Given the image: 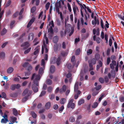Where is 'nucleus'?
<instances>
[{"mask_svg": "<svg viewBox=\"0 0 124 124\" xmlns=\"http://www.w3.org/2000/svg\"><path fill=\"white\" fill-rule=\"evenodd\" d=\"M34 78L35 79L33 81V84L32 85L31 87L34 92L35 93L38 91L37 86H39V83L40 78L39 75H36L35 73H34L32 75L31 80H33Z\"/></svg>", "mask_w": 124, "mask_h": 124, "instance_id": "obj_1", "label": "nucleus"}, {"mask_svg": "<svg viewBox=\"0 0 124 124\" xmlns=\"http://www.w3.org/2000/svg\"><path fill=\"white\" fill-rule=\"evenodd\" d=\"M71 31V32L69 34V36H71L73 34L74 31V29L73 28H71V30H70V27H67V26L66 27V29L65 30V35L67 33H69Z\"/></svg>", "mask_w": 124, "mask_h": 124, "instance_id": "obj_2", "label": "nucleus"}, {"mask_svg": "<svg viewBox=\"0 0 124 124\" xmlns=\"http://www.w3.org/2000/svg\"><path fill=\"white\" fill-rule=\"evenodd\" d=\"M73 99H71L70 100L67 104V108H70L72 109H73L75 108V105L74 103H73Z\"/></svg>", "mask_w": 124, "mask_h": 124, "instance_id": "obj_3", "label": "nucleus"}, {"mask_svg": "<svg viewBox=\"0 0 124 124\" xmlns=\"http://www.w3.org/2000/svg\"><path fill=\"white\" fill-rule=\"evenodd\" d=\"M54 60L55 61H52V63L54 64L56 63L57 65L59 66L61 63V58L60 56L59 55H58L57 58H54Z\"/></svg>", "mask_w": 124, "mask_h": 124, "instance_id": "obj_4", "label": "nucleus"}, {"mask_svg": "<svg viewBox=\"0 0 124 124\" xmlns=\"http://www.w3.org/2000/svg\"><path fill=\"white\" fill-rule=\"evenodd\" d=\"M32 91H29L27 88L26 89L24 90L22 94L23 96H25L26 95V96L28 97L30 96L31 93Z\"/></svg>", "mask_w": 124, "mask_h": 124, "instance_id": "obj_5", "label": "nucleus"}, {"mask_svg": "<svg viewBox=\"0 0 124 124\" xmlns=\"http://www.w3.org/2000/svg\"><path fill=\"white\" fill-rule=\"evenodd\" d=\"M48 32L50 33L48 36V38L49 39H51L54 33L53 29L52 26H51L50 28L48 29Z\"/></svg>", "mask_w": 124, "mask_h": 124, "instance_id": "obj_6", "label": "nucleus"}, {"mask_svg": "<svg viewBox=\"0 0 124 124\" xmlns=\"http://www.w3.org/2000/svg\"><path fill=\"white\" fill-rule=\"evenodd\" d=\"M30 46L29 43L28 42H26L23 43L21 45V47H24L23 49H25L28 48Z\"/></svg>", "mask_w": 124, "mask_h": 124, "instance_id": "obj_7", "label": "nucleus"}, {"mask_svg": "<svg viewBox=\"0 0 124 124\" xmlns=\"http://www.w3.org/2000/svg\"><path fill=\"white\" fill-rule=\"evenodd\" d=\"M61 4L60 3H59V4L56 3L55 5L56 11L58 13V14H60L59 8H61Z\"/></svg>", "mask_w": 124, "mask_h": 124, "instance_id": "obj_8", "label": "nucleus"}, {"mask_svg": "<svg viewBox=\"0 0 124 124\" xmlns=\"http://www.w3.org/2000/svg\"><path fill=\"white\" fill-rule=\"evenodd\" d=\"M35 19V18L34 17H32L31 19L30 20V21L28 23V24L27 25V28H29L30 27L32 24L33 23Z\"/></svg>", "mask_w": 124, "mask_h": 124, "instance_id": "obj_9", "label": "nucleus"}, {"mask_svg": "<svg viewBox=\"0 0 124 124\" xmlns=\"http://www.w3.org/2000/svg\"><path fill=\"white\" fill-rule=\"evenodd\" d=\"M99 64L97 65L96 66V70L98 71L100 67H101L103 65V63L101 61H99L98 62Z\"/></svg>", "mask_w": 124, "mask_h": 124, "instance_id": "obj_10", "label": "nucleus"}, {"mask_svg": "<svg viewBox=\"0 0 124 124\" xmlns=\"http://www.w3.org/2000/svg\"><path fill=\"white\" fill-rule=\"evenodd\" d=\"M66 85H64L62 88H61L59 90V92L61 93H62L63 92H65L66 90Z\"/></svg>", "mask_w": 124, "mask_h": 124, "instance_id": "obj_11", "label": "nucleus"}, {"mask_svg": "<svg viewBox=\"0 0 124 124\" xmlns=\"http://www.w3.org/2000/svg\"><path fill=\"white\" fill-rule=\"evenodd\" d=\"M75 58V56L73 55L72 56L71 59V61L72 63V67L73 68L75 66L76 62V61L74 60Z\"/></svg>", "mask_w": 124, "mask_h": 124, "instance_id": "obj_12", "label": "nucleus"}, {"mask_svg": "<svg viewBox=\"0 0 124 124\" xmlns=\"http://www.w3.org/2000/svg\"><path fill=\"white\" fill-rule=\"evenodd\" d=\"M51 104L50 102H48L46 103L45 106V108L46 109H49L51 107Z\"/></svg>", "mask_w": 124, "mask_h": 124, "instance_id": "obj_13", "label": "nucleus"}, {"mask_svg": "<svg viewBox=\"0 0 124 124\" xmlns=\"http://www.w3.org/2000/svg\"><path fill=\"white\" fill-rule=\"evenodd\" d=\"M73 6V9L74 12V14L75 15L76 14V12L77 11V8H76V6L75 5V3L74 2H73V4H72Z\"/></svg>", "mask_w": 124, "mask_h": 124, "instance_id": "obj_14", "label": "nucleus"}, {"mask_svg": "<svg viewBox=\"0 0 124 124\" xmlns=\"http://www.w3.org/2000/svg\"><path fill=\"white\" fill-rule=\"evenodd\" d=\"M12 112L14 116H16L18 115V111L15 108H13Z\"/></svg>", "mask_w": 124, "mask_h": 124, "instance_id": "obj_15", "label": "nucleus"}, {"mask_svg": "<svg viewBox=\"0 0 124 124\" xmlns=\"http://www.w3.org/2000/svg\"><path fill=\"white\" fill-rule=\"evenodd\" d=\"M78 82H76L74 86V90L75 92L77 91L78 89Z\"/></svg>", "mask_w": 124, "mask_h": 124, "instance_id": "obj_16", "label": "nucleus"}, {"mask_svg": "<svg viewBox=\"0 0 124 124\" xmlns=\"http://www.w3.org/2000/svg\"><path fill=\"white\" fill-rule=\"evenodd\" d=\"M69 121L72 123L74 122L75 121V118L73 116H70L69 118Z\"/></svg>", "mask_w": 124, "mask_h": 124, "instance_id": "obj_17", "label": "nucleus"}, {"mask_svg": "<svg viewBox=\"0 0 124 124\" xmlns=\"http://www.w3.org/2000/svg\"><path fill=\"white\" fill-rule=\"evenodd\" d=\"M58 36H54L53 39V41L55 43H57L58 41Z\"/></svg>", "mask_w": 124, "mask_h": 124, "instance_id": "obj_18", "label": "nucleus"}, {"mask_svg": "<svg viewBox=\"0 0 124 124\" xmlns=\"http://www.w3.org/2000/svg\"><path fill=\"white\" fill-rule=\"evenodd\" d=\"M96 60L94 58H93L92 59L89 60L88 61V63H90L93 64H95L96 63Z\"/></svg>", "mask_w": 124, "mask_h": 124, "instance_id": "obj_19", "label": "nucleus"}, {"mask_svg": "<svg viewBox=\"0 0 124 124\" xmlns=\"http://www.w3.org/2000/svg\"><path fill=\"white\" fill-rule=\"evenodd\" d=\"M43 71L44 69L43 68L41 67L39 69V74L37 75H39L40 78V75H42V73L43 72Z\"/></svg>", "mask_w": 124, "mask_h": 124, "instance_id": "obj_20", "label": "nucleus"}, {"mask_svg": "<svg viewBox=\"0 0 124 124\" xmlns=\"http://www.w3.org/2000/svg\"><path fill=\"white\" fill-rule=\"evenodd\" d=\"M34 34L33 33H30L28 36V40H30L31 38V40H32L33 39Z\"/></svg>", "mask_w": 124, "mask_h": 124, "instance_id": "obj_21", "label": "nucleus"}, {"mask_svg": "<svg viewBox=\"0 0 124 124\" xmlns=\"http://www.w3.org/2000/svg\"><path fill=\"white\" fill-rule=\"evenodd\" d=\"M15 21L14 20L12 21L11 22L10 24V27L11 29H12L13 27L14 26V24L15 23Z\"/></svg>", "mask_w": 124, "mask_h": 124, "instance_id": "obj_22", "label": "nucleus"}, {"mask_svg": "<svg viewBox=\"0 0 124 124\" xmlns=\"http://www.w3.org/2000/svg\"><path fill=\"white\" fill-rule=\"evenodd\" d=\"M55 69V67L53 65H51L50 68V72L53 73L54 72Z\"/></svg>", "mask_w": 124, "mask_h": 124, "instance_id": "obj_23", "label": "nucleus"}, {"mask_svg": "<svg viewBox=\"0 0 124 124\" xmlns=\"http://www.w3.org/2000/svg\"><path fill=\"white\" fill-rule=\"evenodd\" d=\"M8 121V119L4 118H2L1 120V122L2 123L6 124L7 123V122Z\"/></svg>", "mask_w": 124, "mask_h": 124, "instance_id": "obj_24", "label": "nucleus"}, {"mask_svg": "<svg viewBox=\"0 0 124 124\" xmlns=\"http://www.w3.org/2000/svg\"><path fill=\"white\" fill-rule=\"evenodd\" d=\"M7 32V30L5 28H4L1 33V35H3L6 34Z\"/></svg>", "mask_w": 124, "mask_h": 124, "instance_id": "obj_25", "label": "nucleus"}, {"mask_svg": "<svg viewBox=\"0 0 124 124\" xmlns=\"http://www.w3.org/2000/svg\"><path fill=\"white\" fill-rule=\"evenodd\" d=\"M84 99H81L78 101V105H80L82 104L84 102Z\"/></svg>", "mask_w": 124, "mask_h": 124, "instance_id": "obj_26", "label": "nucleus"}, {"mask_svg": "<svg viewBox=\"0 0 124 124\" xmlns=\"http://www.w3.org/2000/svg\"><path fill=\"white\" fill-rule=\"evenodd\" d=\"M13 70V69L12 67L9 68L7 70V73H8L10 74L12 73Z\"/></svg>", "mask_w": 124, "mask_h": 124, "instance_id": "obj_27", "label": "nucleus"}, {"mask_svg": "<svg viewBox=\"0 0 124 124\" xmlns=\"http://www.w3.org/2000/svg\"><path fill=\"white\" fill-rule=\"evenodd\" d=\"M95 58L96 60H99L100 58V54H96L95 55Z\"/></svg>", "mask_w": 124, "mask_h": 124, "instance_id": "obj_28", "label": "nucleus"}, {"mask_svg": "<svg viewBox=\"0 0 124 124\" xmlns=\"http://www.w3.org/2000/svg\"><path fill=\"white\" fill-rule=\"evenodd\" d=\"M31 114L33 118H36L37 115L34 111L31 112Z\"/></svg>", "mask_w": 124, "mask_h": 124, "instance_id": "obj_29", "label": "nucleus"}, {"mask_svg": "<svg viewBox=\"0 0 124 124\" xmlns=\"http://www.w3.org/2000/svg\"><path fill=\"white\" fill-rule=\"evenodd\" d=\"M46 83L49 85H51L52 83V81L50 79H47L46 81Z\"/></svg>", "mask_w": 124, "mask_h": 124, "instance_id": "obj_30", "label": "nucleus"}, {"mask_svg": "<svg viewBox=\"0 0 124 124\" xmlns=\"http://www.w3.org/2000/svg\"><path fill=\"white\" fill-rule=\"evenodd\" d=\"M66 100L64 98H62L60 101V102L61 104H64Z\"/></svg>", "mask_w": 124, "mask_h": 124, "instance_id": "obj_31", "label": "nucleus"}, {"mask_svg": "<svg viewBox=\"0 0 124 124\" xmlns=\"http://www.w3.org/2000/svg\"><path fill=\"white\" fill-rule=\"evenodd\" d=\"M60 34L61 37L62 38L63 37H64L66 36V34L65 35V32L64 33L63 31H61L60 32Z\"/></svg>", "mask_w": 124, "mask_h": 124, "instance_id": "obj_32", "label": "nucleus"}, {"mask_svg": "<svg viewBox=\"0 0 124 124\" xmlns=\"http://www.w3.org/2000/svg\"><path fill=\"white\" fill-rule=\"evenodd\" d=\"M92 50L91 49H89L87 50V53L88 55H89L92 54Z\"/></svg>", "mask_w": 124, "mask_h": 124, "instance_id": "obj_33", "label": "nucleus"}, {"mask_svg": "<svg viewBox=\"0 0 124 124\" xmlns=\"http://www.w3.org/2000/svg\"><path fill=\"white\" fill-rule=\"evenodd\" d=\"M46 92L45 91H42L40 95H39V97H41L44 96L46 94Z\"/></svg>", "mask_w": 124, "mask_h": 124, "instance_id": "obj_34", "label": "nucleus"}, {"mask_svg": "<svg viewBox=\"0 0 124 124\" xmlns=\"http://www.w3.org/2000/svg\"><path fill=\"white\" fill-rule=\"evenodd\" d=\"M16 84L12 85L10 86V89L12 90H14L16 88Z\"/></svg>", "mask_w": 124, "mask_h": 124, "instance_id": "obj_35", "label": "nucleus"}, {"mask_svg": "<svg viewBox=\"0 0 124 124\" xmlns=\"http://www.w3.org/2000/svg\"><path fill=\"white\" fill-rule=\"evenodd\" d=\"M44 38L45 39L46 43V44H48V40L47 37L46 36V34H45L44 35Z\"/></svg>", "mask_w": 124, "mask_h": 124, "instance_id": "obj_36", "label": "nucleus"}, {"mask_svg": "<svg viewBox=\"0 0 124 124\" xmlns=\"http://www.w3.org/2000/svg\"><path fill=\"white\" fill-rule=\"evenodd\" d=\"M10 120L11 121H16L17 120V118L16 117H14L13 116H11L10 117Z\"/></svg>", "mask_w": 124, "mask_h": 124, "instance_id": "obj_37", "label": "nucleus"}, {"mask_svg": "<svg viewBox=\"0 0 124 124\" xmlns=\"http://www.w3.org/2000/svg\"><path fill=\"white\" fill-rule=\"evenodd\" d=\"M0 57L2 58H4L5 57V54L4 52H1L0 54Z\"/></svg>", "mask_w": 124, "mask_h": 124, "instance_id": "obj_38", "label": "nucleus"}, {"mask_svg": "<svg viewBox=\"0 0 124 124\" xmlns=\"http://www.w3.org/2000/svg\"><path fill=\"white\" fill-rule=\"evenodd\" d=\"M31 48L30 47L27 50H25L24 52V53L25 54H26L28 53L31 50Z\"/></svg>", "mask_w": 124, "mask_h": 124, "instance_id": "obj_39", "label": "nucleus"}, {"mask_svg": "<svg viewBox=\"0 0 124 124\" xmlns=\"http://www.w3.org/2000/svg\"><path fill=\"white\" fill-rule=\"evenodd\" d=\"M32 67L31 65L29 64L28 66V67L27 69V70L28 71H29L30 72L31 70H32Z\"/></svg>", "mask_w": 124, "mask_h": 124, "instance_id": "obj_40", "label": "nucleus"}, {"mask_svg": "<svg viewBox=\"0 0 124 124\" xmlns=\"http://www.w3.org/2000/svg\"><path fill=\"white\" fill-rule=\"evenodd\" d=\"M43 44L45 48V52L46 53H47L48 52V49L47 48L46 46L45 43V41L43 42Z\"/></svg>", "mask_w": 124, "mask_h": 124, "instance_id": "obj_41", "label": "nucleus"}, {"mask_svg": "<svg viewBox=\"0 0 124 124\" xmlns=\"http://www.w3.org/2000/svg\"><path fill=\"white\" fill-rule=\"evenodd\" d=\"M50 3L49 2H48L46 3L45 5V8L46 10H47L49 8Z\"/></svg>", "mask_w": 124, "mask_h": 124, "instance_id": "obj_42", "label": "nucleus"}, {"mask_svg": "<svg viewBox=\"0 0 124 124\" xmlns=\"http://www.w3.org/2000/svg\"><path fill=\"white\" fill-rule=\"evenodd\" d=\"M99 81L101 83H103L104 82V79L102 78H100L99 79Z\"/></svg>", "mask_w": 124, "mask_h": 124, "instance_id": "obj_43", "label": "nucleus"}, {"mask_svg": "<svg viewBox=\"0 0 124 124\" xmlns=\"http://www.w3.org/2000/svg\"><path fill=\"white\" fill-rule=\"evenodd\" d=\"M36 7H33L31 8V13H33L36 10Z\"/></svg>", "mask_w": 124, "mask_h": 124, "instance_id": "obj_44", "label": "nucleus"}, {"mask_svg": "<svg viewBox=\"0 0 124 124\" xmlns=\"http://www.w3.org/2000/svg\"><path fill=\"white\" fill-rule=\"evenodd\" d=\"M29 65V63L28 62H25L23 65V67L26 68Z\"/></svg>", "mask_w": 124, "mask_h": 124, "instance_id": "obj_45", "label": "nucleus"}, {"mask_svg": "<svg viewBox=\"0 0 124 124\" xmlns=\"http://www.w3.org/2000/svg\"><path fill=\"white\" fill-rule=\"evenodd\" d=\"M64 109V107L63 106H61L59 108V111L60 112H62Z\"/></svg>", "mask_w": 124, "mask_h": 124, "instance_id": "obj_46", "label": "nucleus"}, {"mask_svg": "<svg viewBox=\"0 0 124 124\" xmlns=\"http://www.w3.org/2000/svg\"><path fill=\"white\" fill-rule=\"evenodd\" d=\"M98 103L97 102L94 103L92 106V108H96L98 106Z\"/></svg>", "mask_w": 124, "mask_h": 124, "instance_id": "obj_47", "label": "nucleus"}, {"mask_svg": "<svg viewBox=\"0 0 124 124\" xmlns=\"http://www.w3.org/2000/svg\"><path fill=\"white\" fill-rule=\"evenodd\" d=\"M80 52V48H78L77 49L76 51V55H79Z\"/></svg>", "mask_w": 124, "mask_h": 124, "instance_id": "obj_48", "label": "nucleus"}, {"mask_svg": "<svg viewBox=\"0 0 124 124\" xmlns=\"http://www.w3.org/2000/svg\"><path fill=\"white\" fill-rule=\"evenodd\" d=\"M100 23L101 26V27L103 29H104V24L103 23V21L102 19H101V20L100 21Z\"/></svg>", "mask_w": 124, "mask_h": 124, "instance_id": "obj_49", "label": "nucleus"}, {"mask_svg": "<svg viewBox=\"0 0 124 124\" xmlns=\"http://www.w3.org/2000/svg\"><path fill=\"white\" fill-rule=\"evenodd\" d=\"M67 6L68 7V9L70 12H71L72 11L71 8V6L69 3H68L67 4Z\"/></svg>", "mask_w": 124, "mask_h": 124, "instance_id": "obj_50", "label": "nucleus"}, {"mask_svg": "<svg viewBox=\"0 0 124 124\" xmlns=\"http://www.w3.org/2000/svg\"><path fill=\"white\" fill-rule=\"evenodd\" d=\"M29 97L27 96H25L23 99L22 101L23 102H25L28 99V98Z\"/></svg>", "mask_w": 124, "mask_h": 124, "instance_id": "obj_51", "label": "nucleus"}, {"mask_svg": "<svg viewBox=\"0 0 124 124\" xmlns=\"http://www.w3.org/2000/svg\"><path fill=\"white\" fill-rule=\"evenodd\" d=\"M11 1L10 0H8L7 2L6 5V7H8L11 4Z\"/></svg>", "mask_w": 124, "mask_h": 124, "instance_id": "obj_52", "label": "nucleus"}, {"mask_svg": "<svg viewBox=\"0 0 124 124\" xmlns=\"http://www.w3.org/2000/svg\"><path fill=\"white\" fill-rule=\"evenodd\" d=\"M111 62V60L110 57L107 58V65H108Z\"/></svg>", "mask_w": 124, "mask_h": 124, "instance_id": "obj_53", "label": "nucleus"}, {"mask_svg": "<svg viewBox=\"0 0 124 124\" xmlns=\"http://www.w3.org/2000/svg\"><path fill=\"white\" fill-rule=\"evenodd\" d=\"M17 95V94L15 93H12L10 94V96L12 97H15Z\"/></svg>", "mask_w": 124, "mask_h": 124, "instance_id": "obj_54", "label": "nucleus"}, {"mask_svg": "<svg viewBox=\"0 0 124 124\" xmlns=\"http://www.w3.org/2000/svg\"><path fill=\"white\" fill-rule=\"evenodd\" d=\"M61 54L62 55L63 57L65 56H66L67 55V53L66 52H62L61 53Z\"/></svg>", "mask_w": 124, "mask_h": 124, "instance_id": "obj_55", "label": "nucleus"}, {"mask_svg": "<svg viewBox=\"0 0 124 124\" xmlns=\"http://www.w3.org/2000/svg\"><path fill=\"white\" fill-rule=\"evenodd\" d=\"M116 58V56L114 55H112L111 56V59L112 61L115 60Z\"/></svg>", "mask_w": 124, "mask_h": 124, "instance_id": "obj_56", "label": "nucleus"}, {"mask_svg": "<svg viewBox=\"0 0 124 124\" xmlns=\"http://www.w3.org/2000/svg\"><path fill=\"white\" fill-rule=\"evenodd\" d=\"M80 22L79 20H78V23H77V28L78 30H79L80 29Z\"/></svg>", "mask_w": 124, "mask_h": 124, "instance_id": "obj_57", "label": "nucleus"}, {"mask_svg": "<svg viewBox=\"0 0 124 124\" xmlns=\"http://www.w3.org/2000/svg\"><path fill=\"white\" fill-rule=\"evenodd\" d=\"M53 90L52 87L50 86H49L47 88V91L49 92H51Z\"/></svg>", "mask_w": 124, "mask_h": 124, "instance_id": "obj_58", "label": "nucleus"}, {"mask_svg": "<svg viewBox=\"0 0 124 124\" xmlns=\"http://www.w3.org/2000/svg\"><path fill=\"white\" fill-rule=\"evenodd\" d=\"M51 24V26H52V27H54V23L53 21V20L51 21V22H50L49 23V26H50Z\"/></svg>", "mask_w": 124, "mask_h": 124, "instance_id": "obj_59", "label": "nucleus"}, {"mask_svg": "<svg viewBox=\"0 0 124 124\" xmlns=\"http://www.w3.org/2000/svg\"><path fill=\"white\" fill-rule=\"evenodd\" d=\"M2 98H4L6 99V93L4 92H2Z\"/></svg>", "mask_w": 124, "mask_h": 124, "instance_id": "obj_60", "label": "nucleus"}, {"mask_svg": "<svg viewBox=\"0 0 124 124\" xmlns=\"http://www.w3.org/2000/svg\"><path fill=\"white\" fill-rule=\"evenodd\" d=\"M2 117H3L4 118L6 119H8V115L6 114L5 113L4 114V115L2 116Z\"/></svg>", "mask_w": 124, "mask_h": 124, "instance_id": "obj_61", "label": "nucleus"}, {"mask_svg": "<svg viewBox=\"0 0 124 124\" xmlns=\"http://www.w3.org/2000/svg\"><path fill=\"white\" fill-rule=\"evenodd\" d=\"M58 108V106L57 104H55L53 106V108L55 109H57Z\"/></svg>", "mask_w": 124, "mask_h": 124, "instance_id": "obj_62", "label": "nucleus"}, {"mask_svg": "<svg viewBox=\"0 0 124 124\" xmlns=\"http://www.w3.org/2000/svg\"><path fill=\"white\" fill-rule=\"evenodd\" d=\"M8 43V42H6L4 43L2 45L1 47L2 48H4Z\"/></svg>", "mask_w": 124, "mask_h": 124, "instance_id": "obj_63", "label": "nucleus"}, {"mask_svg": "<svg viewBox=\"0 0 124 124\" xmlns=\"http://www.w3.org/2000/svg\"><path fill=\"white\" fill-rule=\"evenodd\" d=\"M101 88V85H99L96 87V89L97 90H99Z\"/></svg>", "mask_w": 124, "mask_h": 124, "instance_id": "obj_64", "label": "nucleus"}]
</instances>
